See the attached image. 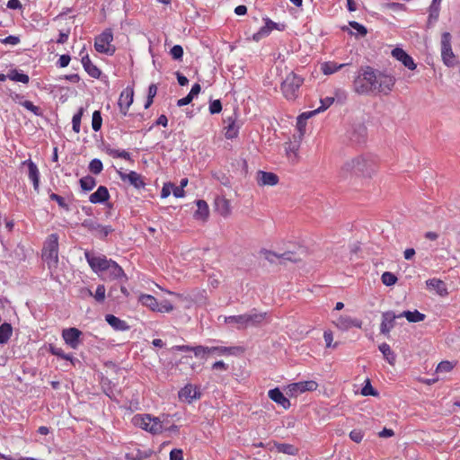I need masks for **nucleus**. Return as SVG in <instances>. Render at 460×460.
<instances>
[{"mask_svg":"<svg viewBox=\"0 0 460 460\" xmlns=\"http://www.w3.org/2000/svg\"><path fill=\"white\" fill-rule=\"evenodd\" d=\"M81 62L84 69L91 77L98 79L101 76V70L93 64L88 53H85L84 56H82Z\"/></svg>","mask_w":460,"mask_h":460,"instance_id":"a878e982","label":"nucleus"},{"mask_svg":"<svg viewBox=\"0 0 460 460\" xmlns=\"http://www.w3.org/2000/svg\"><path fill=\"white\" fill-rule=\"evenodd\" d=\"M102 124V113L100 111H95L92 117V128L93 131L97 132L101 129Z\"/></svg>","mask_w":460,"mask_h":460,"instance_id":"49530a36","label":"nucleus"},{"mask_svg":"<svg viewBox=\"0 0 460 460\" xmlns=\"http://www.w3.org/2000/svg\"><path fill=\"white\" fill-rule=\"evenodd\" d=\"M392 56L402 62L405 67L410 70H414L416 68V64L414 63L412 58L408 55L402 49L395 48L392 50Z\"/></svg>","mask_w":460,"mask_h":460,"instance_id":"6ab92c4d","label":"nucleus"},{"mask_svg":"<svg viewBox=\"0 0 460 460\" xmlns=\"http://www.w3.org/2000/svg\"><path fill=\"white\" fill-rule=\"evenodd\" d=\"M263 21L265 22L264 26L252 35V40L254 41H260L261 39L269 36L273 30H285V24L283 23H277L268 17L263 18Z\"/></svg>","mask_w":460,"mask_h":460,"instance_id":"9b49d317","label":"nucleus"},{"mask_svg":"<svg viewBox=\"0 0 460 460\" xmlns=\"http://www.w3.org/2000/svg\"><path fill=\"white\" fill-rule=\"evenodd\" d=\"M83 297L86 296H93L96 302L102 303L106 297L105 289H95V292L93 293L92 289H85ZM108 297H111V291L107 295Z\"/></svg>","mask_w":460,"mask_h":460,"instance_id":"e433bc0d","label":"nucleus"},{"mask_svg":"<svg viewBox=\"0 0 460 460\" xmlns=\"http://www.w3.org/2000/svg\"><path fill=\"white\" fill-rule=\"evenodd\" d=\"M110 199V193L105 186H99L95 192L89 197V201L93 204H103Z\"/></svg>","mask_w":460,"mask_h":460,"instance_id":"b1692460","label":"nucleus"},{"mask_svg":"<svg viewBox=\"0 0 460 460\" xmlns=\"http://www.w3.org/2000/svg\"><path fill=\"white\" fill-rule=\"evenodd\" d=\"M227 125L225 127V137L227 139H234L238 137L240 126L236 122V119L234 116L227 117L225 119Z\"/></svg>","mask_w":460,"mask_h":460,"instance_id":"4be33fe9","label":"nucleus"},{"mask_svg":"<svg viewBox=\"0 0 460 460\" xmlns=\"http://www.w3.org/2000/svg\"><path fill=\"white\" fill-rule=\"evenodd\" d=\"M248 327L249 326H257L263 323L264 321L269 320V314L267 312L264 313H257L255 310H252L250 314H246Z\"/></svg>","mask_w":460,"mask_h":460,"instance_id":"c756f323","label":"nucleus"},{"mask_svg":"<svg viewBox=\"0 0 460 460\" xmlns=\"http://www.w3.org/2000/svg\"><path fill=\"white\" fill-rule=\"evenodd\" d=\"M170 460H183V451L180 448H173L170 452Z\"/></svg>","mask_w":460,"mask_h":460,"instance_id":"774afa93","label":"nucleus"},{"mask_svg":"<svg viewBox=\"0 0 460 460\" xmlns=\"http://www.w3.org/2000/svg\"><path fill=\"white\" fill-rule=\"evenodd\" d=\"M257 181L260 186H275L279 182V176L274 172L259 171Z\"/></svg>","mask_w":460,"mask_h":460,"instance_id":"412c9836","label":"nucleus"},{"mask_svg":"<svg viewBox=\"0 0 460 460\" xmlns=\"http://www.w3.org/2000/svg\"><path fill=\"white\" fill-rule=\"evenodd\" d=\"M261 253L264 255V259L270 263L279 262L285 265L287 261L296 263L302 261V258L296 252L290 251L279 254L271 251L263 250Z\"/></svg>","mask_w":460,"mask_h":460,"instance_id":"6e6552de","label":"nucleus"},{"mask_svg":"<svg viewBox=\"0 0 460 460\" xmlns=\"http://www.w3.org/2000/svg\"><path fill=\"white\" fill-rule=\"evenodd\" d=\"M395 77L370 66H361L352 83L355 93L360 95H388L394 84Z\"/></svg>","mask_w":460,"mask_h":460,"instance_id":"f257e3e1","label":"nucleus"},{"mask_svg":"<svg viewBox=\"0 0 460 460\" xmlns=\"http://www.w3.org/2000/svg\"><path fill=\"white\" fill-rule=\"evenodd\" d=\"M399 318L398 315H396L392 311H387L383 313L382 314V322L380 324V332L384 335H388L391 332V330L395 325V319Z\"/></svg>","mask_w":460,"mask_h":460,"instance_id":"a211bd4d","label":"nucleus"},{"mask_svg":"<svg viewBox=\"0 0 460 460\" xmlns=\"http://www.w3.org/2000/svg\"><path fill=\"white\" fill-rule=\"evenodd\" d=\"M216 207L221 216L226 217L230 214L231 207L230 202L227 199L224 198L217 199L216 200Z\"/></svg>","mask_w":460,"mask_h":460,"instance_id":"ea45409f","label":"nucleus"},{"mask_svg":"<svg viewBox=\"0 0 460 460\" xmlns=\"http://www.w3.org/2000/svg\"><path fill=\"white\" fill-rule=\"evenodd\" d=\"M379 350L383 354L384 358L390 365H394L395 362V355L394 351L391 349L389 344L384 342L379 345Z\"/></svg>","mask_w":460,"mask_h":460,"instance_id":"4c0bfd02","label":"nucleus"},{"mask_svg":"<svg viewBox=\"0 0 460 460\" xmlns=\"http://www.w3.org/2000/svg\"><path fill=\"white\" fill-rule=\"evenodd\" d=\"M196 205L198 208L194 213V217L196 219L206 220L209 215L208 203L203 199H198L196 200Z\"/></svg>","mask_w":460,"mask_h":460,"instance_id":"2f4dec72","label":"nucleus"},{"mask_svg":"<svg viewBox=\"0 0 460 460\" xmlns=\"http://www.w3.org/2000/svg\"><path fill=\"white\" fill-rule=\"evenodd\" d=\"M179 397L189 402L200 397V393L196 386L189 384L179 391Z\"/></svg>","mask_w":460,"mask_h":460,"instance_id":"cd10ccee","label":"nucleus"},{"mask_svg":"<svg viewBox=\"0 0 460 460\" xmlns=\"http://www.w3.org/2000/svg\"><path fill=\"white\" fill-rule=\"evenodd\" d=\"M452 36L449 32H443L441 35V58L444 64L452 67L456 65V57L451 45Z\"/></svg>","mask_w":460,"mask_h":460,"instance_id":"1a4fd4ad","label":"nucleus"},{"mask_svg":"<svg viewBox=\"0 0 460 460\" xmlns=\"http://www.w3.org/2000/svg\"><path fill=\"white\" fill-rule=\"evenodd\" d=\"M113 40V33L111 29L104 30L95 38L94 49L97 52L112 56L115 51V46L111 45Z\"/></svg>","mask_w":460,"mask_h":460,"instance_id":"0eeeda50","label":"nucleus"},{"mask_svg":"<svg viewBox=\"0 0 460 460\" xmlns=\"http://www.w3.org/2000/svg\"><path fill=\"white\" fill-rule=\"evenodd\" d=\"M300 148V141L293 140L285 143V153L288 159L292 164H296L299 161L298 151Z\"/></svg>","mask_w":460,"mask_h":460,"instance_id":"aec40b11","label":"nucleus"},{"mask_svg":"<svg viewBox=\"0 0 460 460\" xmlns=\"http://www.w3.org/2000/svg\"><path fill=\"white\" fill-rule=\"evenodd\" d=\"M84 257L92 270L104 280H119L123 283L127 279L122 268L111 259L93 251H85Z\"/></svg>","mask_w":460,"mask_h":460,"instance_id":"f03ea898","label":"nucleus"},{"mask_svg":"<svg viewBox=\"0 0 460 460\" xmlns=\"http://www.w3.org/2000/svg\"><path fill=\"white\" fill-rule=\"evenodd\" d=\"M374 171V161L365 156H358L347 161L341 167V172L342 177L349 174L354 175H369Z\"/></svg>","mask_w":460,"mask_h":460,"instance_id":"7ed1b4c3","label":"nucleus"},{"mask_svg":"<svg viewBox=\"0 0 460 460\" xmlns=\"http://www.w3.org/2000/svg\"><path fill=\"white\" fill-rule=\"evenodd\" d=\"M323 339L326 344L327 348H336L338 346V343L332 344L333 341V334L331 331H324L323 332Z\"/></svg>","mask_w":460,"mask_h":460,"instance_id":"4d7b16f0","label":"nucleus"},{"mask_svg":"<svg viewBox=\"0 0 460 460\" xmlns=\"http://www.w3.org/2000/svg\"><path fill=\"white\" fill-rule=\"evenodd\" d=\"M13 328L10 323H4L0 325V344H5L11 338Z\"/></svg>","mask_w":460,"mask_h":460,"instance_id":"a19ab883","label":"nucleus"},{"mask_svg":"<svg viewBox=\"0 0 460 460\" xmlns=\"http://www.w3.org/2000/svg\"><path fill=\"white\" fill-rule=\"evenodd\" d=\"M21 105L24 107L26 110L31 111L36 116H41L42 111L40 107L33 104L31 101H24L21 102Z\"/></svg>","mask_w":460,"mask_h":460,"instance_id":"8fccbe9b","label":"nucleus"},{"mask_svg":"<svg viewBox=\"0 0 460 460\" xmlns=\"http://www.w3.org/2000/svg\"><path fill=\"white\" fill-rule=\"evenodd\" d=\"M105 321L115 330V331H128L129 325L124 320L119 319V317L113 314H106Z\"/></svg>","mask_w":460,"mask_h":460,"instance_id":"c85d7f7f","label":"nucleus"},{"mask_svg":"<svg viewBox=\"0 0 460 460\" xmlns=\"http://www.w3.org/2000/svg\"><path fill=\"white\" fill-rule=\"evenodd\" d=\"M349 25L351 28H353L354 30H356L358 34H359L360 36H365L367 33V28L364 25H362L359 22H358L351 21V22H349Z\"/></svg>","mask_w":460,"mask_h":460,"instance_id":"864d4df0","label":"nucleus"},{"mask_svg":"<svg viewBox=\"0 0 460 460\" xmlns=\"http://www.w3.org/2000/svg\"><path fill=\"white\" fill-rule=\"evenodd\" d=\"M270 400L282 406L284 409L290 407V401L283 394L279 388L276 387L268 392Z\"/></svg>","mask_w":460,"mask_h":460,"instance_id":"393cba45","label":"nucleus"},{"mask_svg":"<svg viewBox=\"0 0 460 460\" xmlns=\"http://www.w3.org/2000/svg\"><path fill=\"white\" fill-rule=\"evenodd\" d=\"M7 76H8V79L14 81V82H19V83H22V84H28L30 82L29 75L16 68L11 69L9 71V73L7 74Z\"/></svg>","mask_w":460,"mask_h":460,"instance_id":"c9c22d12","label":"nucleus"},{"mask_svg":"<svg viewBox=\"0 0 460 460\" xmlns=\"http://www.w3.org/2000/svg\"><path fill=\"white\" fill-rule=\"evenodd\" d=\"M140 302L143 305L150 308L152 311L160 313H169L172 310V305L170 303L159 304L157 300L150 295H143L140 297Z\"/></svg>","mask_w":460,"mask_h":460,"instance_id":"f8f14e48","label":"nucleus"},{"mask_svg":"<svg viewBox=\"0 0 460 460\" xmlns=\"http://www.w3.org/2000/svg\"><path fill=\"white\" fill-rule=\"evenodd\" d=\"M454 365L450 361H442L440 362L436 369L437 373H446L449 372L453 369Z\"/></svg>","mask_w":460,"mask_h":460,"instance_id":"603ef678","label":"nucleus"},{"mask_svg":"<svg viewBox=\"0 0 460 460\" xmlns=\"http://www.w3.org/2000/svg\"><path fill=\"white\" fill-rule=\"evenodd\" d=\"M169 294L172 295V296H175L178 299H179V302L181 303V305L185 307V308H190L192 306V305L194 304H203L204 301H203V297H195V298H192L191 296H183V295H179V294H176L174 292H171V291H168Z\"/></svg>","mask_w":460,"mask_h":460,"instance_id":"7c9ffc66","label":"nucleus"},{"mask_svg":"<svg viewBox=\"0 0 460 460\" xmlns=\"http://www.w3.org/2000/svg\"><path fill=\"white\" fill-rule=\"evenodd\" d=\"M232 349L227 347H209V353H217L219 355H226L231 353Z\"/></svg>","mask_w":460,"mask_h":460,"instance_id":"0e129e2a","label":"nucleus"},{"mask_svg":"<svg viewBox=\"0 0 460 460\" xmlns=\"http://www.w3.org/2000/svg\"><path fill=\"white\" fill-rule=\"evenodd\" d=\"M382 282L384 285L390 287L396 283L397 278L396 276L389 271L384 272L381 277Z\"/></svg>","mask_w":460,"mask_h":460,"instance_id":"de8ad7c7","label":"nucleus"},{"mask_svg":"<svg viewBox=\"0 0 460 460\" xmlns=\"http://www.w3.org/2000/svg\"><path fill=\"white\" fill-rule=\"evenodd\" d=\"M173 183L172 182H166L164 184L162 190H161V198L165 199L170 196L171 191L172 190Z\"/></svg>","mask_w":460,"mask_h":460,"instance_id":"338daca9","label":"nucleus"},{"mask_svg":"<svg viewBox=\"0 0 460 460\" xmlns=\"http://www.w3.org/2000/svg\"><path fill=\"white\" fill-rule=\"evenodd\" d=\"M79 182L84 191H90L96 186V180L90 175L81 178Z\"/></svg>","mask_w":460,"mask_h":460,"instance_id":"79ce46f5","label":"nucleus"},{"mask_svg":"<svg viewBox=\"0 0 460 460\" xmlns=\"http://www.w3.org/2000/svg\"><path fill=\"white\" fill-rule=\"evenodd\" d=\"M347 66V64H337L335 62H325L322 64L321 70L324 75H332L342 67Z\"/></svg>","mask_w":460,"mask_h":460,"instance_id":"58836bf2","label":"nucleus"},{"mask_svg":"<svg viewBox=\"0 0 460 460\" xmlns=\"http://www.w3.org/2000/svg\"><path fill=\"white\" fill-rule=\"evenodd\" d=\"M167 415L162 417H152L150 414H136L132 418V423L153 435L160 434L164 431V424L166 423Z\"/></svg>","mask_w":460,"mask_h":460,"instance_id":"20e7f679","label":"nucleus"},{"mask_svg":"<svg viewBox=\"0 0 460 460\" xmlns=\"http://www.w3.org/2000/svg\"><path fill=\"white\" fill-rule=\"evenodd\" d=\"M134 89L131 86H127L119 94L118 106L119 111L123 116L128 115V109L133 103Z\"/></svg>","mask_w":460,"mask_h":460,"instance_id":"ddd939ff","label":"nucleus"},{"mask_svg":"<svg viewBox=\"0 0 460 460\" xmlns=\"http://www.w3.org/2000/svg\"><path fill=\"white\" fill-rule=\"evenodd\" d=\"M361 394L364 395V396H367V395L376 396V395H377V392L373 388V386L371 385L369 380L367 381V385L362 388Z\"/></svg>","mask_w":460,"mask_h":460,"instance_id":"680f3d73","label":"nucleus"},{"mask_svg":"<svg viewBox=\"0 0 460 460\" xmlns=\"http://www.w3.org/2000/svg\"><path fill=\"white\" fill-rule=\"evenodd\" d=\"M50 352L53 355H56V356L59 357V358H61L63 359H66V360H71L72 359V356L69 355V354H66L61 348L51 347L50 348Z\"/></svg>","mask_w":460,"mask_h":460,"instance_id":"5fc2aeb1","label":"nucleus"},{"mask_svg":"<svg viewBox=\"0 0 460 460\" xmlns=\"http://www.w3.org/2000/svg\"><path fill=\"white\" fill-rule=\"evenodd\" d=\"M82 332L77 328L71 327L64 329L62 332V338L65 342L72 349H77L80 344V336Z\"/></svg>","mask_w":460,"mask_h":460,"instance_id":"dca6fc26","label":"nucleus"},{"mask_svg":"<svg viewBox=\"0 0 460 460\" xmlns=\"http://www.w3.org/2000/svg\"><path fill=\"white\" fill-rule=\"evenodd\" d=\"M398 317H405L406 320L410 323H419L425 320L426 315L418 310L414 311H403L400 314H398Z\"/></svg>","mask_w":460,"mask_h":460,"instance_id":"72a5a7b5","label":"nucleus"},{"mask_svg":"<svg viewBox=\"0 0 460 460\" xmlns=\"http://www.w3.org/2000/svg\"><path fill=\"white\" fill-rule=\"evenodd\" d=\"M107 154L113 158H122L128 161L131 160L130 154L126 150L108 148Z\"/></svg>","mask_w":460,"mask_h":460,"instance_id":"37998d69","label":"nucleus"},{"mask_svg":"<svg viewBox=\"0 0 460 460\" xmlns=\"http://www.w3.org/2000/svg\"><path fill=\"white\" fill-rule=\"evenodd\" d=\"M201 87L199 84L196 83L192 85L190 92L183 98L177 101V106L182 107L188 105L192 102L195 96L200 93Z\"/></svg>","mask_w":460,"mask_h":460,"instance_id":"473e14b6","label":"nucleus"},{"mask_svg":"<svg viewBox=\"0 0 460 460\" xmlns=\"http://www.w3.org/2000/svg\"><path fill=\"white\" fill-rule=\"evenodd\" d=\"M349 138L352 142L361 144L366 141L367 138V128L363 124H358L353 127L349 133Z\"/></svg>","mask_w":460,"mask_h":460,"instance_id":"bb28decb","label":"nucleus"},{"mask_svg":"<svg viewBox=\"0 0 460 460\" xmlns=\"http://www.w3.org/2000/svg\"><path fill=\"white\" fill-rule=\"evenodd\" d=\"M119 175L122 181L128 180L137 189L144 188L146 185L141 175L134 171H130L128 173L119 172Z\"/></svg>","mask_w":460,"mask_h":460,"instance_id":"5701e85b","label":"nucleus"},{"mask_svg":"<svg viewBox=\"0 0 460 460\" xmlns=\"http://www.w3.org/2000/svg\"><path fill=\"white\" fill-rule=\"evenodd\" d=\"M88 168L92 173L98 175L102 172L103 164L100 159L94 158L89 163Z\"/></svg>","mask_w":460,"mask_h":460,"instance_id":"a18cd8bd","label":"nucleus"},{"mask_svg":"<svg viewBox=\"0 0 460 460\" xmlns=\"http://www.w3.org/2000/svg\"><path fill=\"white\" fill-rule=\"evenodd\" d=\"M49 199L53 201H56L58 205L66 211L70 210L69 205L66 202L63 197L52 192L49 194Z\"/></svg>","mask_w":460,"mask_h":460,"instance_id":"09e8293b","label":"nucleus"},{"mask_svg":"<svg viewBox=\"0 0 460 460\" xmlns=\"http://www.w3.org/2000/svg\"><path fill=\"white\" fill-rule=\"evenodd\" d=\"M317 113H319V110H316V109L314 111H311L303 112L297 118V124H299V125L302 124L303 120H306Z\"/></svg>","mask_w":460,"mask_h":460,"instance_id":"69168bd1","label":"nucleus"},{"mask_svg":"<svg viewBox=\"0 0 460 460\" xmlns=\"http://www.w3.org/2000/svg\"><path fill=\"white\" fill-rule=\"evenodd\" d=\"M42 260L49 269L57 268L58 263V234H50L43 243Z\"/></svg>","mask_w":460,"mask_h":460,"instance_id":"39448f33","label":"nucleus"},{"mask_svg":"<svg viewBox=\"0 0 460 460\" xmlns=\"http://www.w3.org/2000/svg\"><path fill=\"white\" fill-rule=\"evenodd\" d=\"M246 314L240 315H231L226 317L225 322L227 323H234L238 329H245L248 327Z\"/></svg>","mask_w":460,"mask_h":460,"instance_id":"f704fd0d","label":"nucleus"},{"mask_svg":"<svg viewBox=\"0 0 460 460\" xmlns=\"http://www.w3.org/2000/svg\"><path fill=\"white\" fill-rule=\"evenodd\" d=\"M304 83V78L295 74L289 73L281 84V91L287 100L293 101L298 96V91Z\"/></svg>","mask_w":460,"mask_h":460,"instance_id":"423d86ee","label":"nucleus"},{"mask_svg":"<svg viewBox=\"0 0 460 460\" xmlns=\"http://www.w3.org/2000/svg\"><path fill=\"white\" fill-rule=\"evenodd\" d=\"M191 351L194 352L196 357L203 358L205 355L209 353V347L195 346L191 349Z\"/></svg>","mask_w":460,"mask_h":460,"instance_id":"052dcab7","label":"nucleus"},{"mask_svg":"<svg viewBox=\"0 0 460 460\" xmlns=\"http://www.w3.org/2000/svg\"><path fill=\"white\" fill-rule=\"evenodd\" d=\"M349 438L356 443H360L364 438V432L360 429H353L349 432Z\"/></svg>","mask_w":460,"mask_h":460,"instance_id":"13d9d810","label":"nucleus"},{"mask_svg":"<svg viewBox=\"0 0 460 460\" xmlns=\"http://www.w3.org/2000/svg\"><path fill=\"white\" fill-rule=\"evenodd\" d=\"M438 16H439V8H437L435 6H429L427 27L428 28L432 27L437 22Z\"/></svg>","mask_w":460,"mask_h":460,"instance_id":"c03bdc74","label":"nucleus"},{"mask_svg":"<svg viewBox=\"0 0 460 460\" xmlns=\"http://www.w3.org/2000/svg\"><path fill=\"white\" fill-rule=\"evenodd\" d=\"M28 167V177L31 181L36 192L40 191V171L37 164L31 159L22 162Z\"/></svg>","mask_w":460,"mask_h":460,"instance_id":"f3484780","label":"nucleus"},{"mask_svg":"<svg viewBox=\"0 0 460 460\" xmlns=\"http://www.w3.org/2000/svg\"><path fill=\"white\" fill-rule=\"evenodd\" d=\"M170 55L175 60L181 59V58L183 56L182 47L181 45H174L170 50Z\"/></svg>","mask_w":460,"mask_h":460,"instance_id":"3c124183","label":"nucleus"},{"mask_svg":"<svg viewBox=\"0 0 460 460\" xmlns=\"http://www.w3.org/2000/svg\"><path fill=\"white\" fill-rule=\"evenodd\" d=\"M82 226L91 232L95 237L102 240H104L111 233L113 232L111 226H102L93 219L84 220Z\"/></svg>","mask_w":460,"mask_h":460,"instance_id":"9d476101","label":"nucleus"},{"mask_svg":"<svg viewBox=\"0 0 460 460\" xmlns=\"http://www.w3.org/2000/svg\"><path fill=\"white\" fill-rule=\"evenodd\" d=\"M222 111V103L219 100H214L209 103V112L211 114H217Z\"/></svg>","mask_w":460,"mask_h":460,"instance_id":"bf43d9fd","label":"nucleus"},{"mask_svg":"<svg viewBox=\"0 0 460 460\" xmlns=\"http://www.w3.org/2000/svg\"><path fill=\"white\" fill-rule=\"evenodd\" d=\"M0 41L5 45L9 44V45L15 46L20 43V38L18 36H14V35H9L4 39L0 40Z\"/></svg>","mask_w":460,"mask_h":460,"instance_id":"e2e57ef3","label":"nucleus"},{"mask_svg":"<svg viewBox=\"0 0 460 460\" xmlns=\"http://www.w3.org/2000/svg\"><path fill=\"white\" fill-rule=\"evenodd\" d=\"M334 102L333 97H325L320 100L321 106L316 110H319V113L327 110Z\"/></svg>","mask_w":460,"mask_h":460,"instance_id":"6e6d98bb","label":"nucleus"},{"mask_svg":"<svg viewBox=\"0 0 460 460\" xmlns=\"http://www.w3.org/2000/svg\"><path fill=\"white\" fill-rule=\"evenodd\" d=\"M288 387L291 395H297L305 392H313L317 390L318 384L314 380L300 381L290 384Z\"/></svg>","mask_w":460,"mask_h":460,"instance_id":"2eb2a0df","label":"nucleus"},{"mask_svg":"<svg viewBox=\"0 0 460 460\" xmlns=\"http://www.w3.org/2000/svg\"><path fill=\"white\" fill-rule=\"evenodd\" d=\"M333 324L341 331H348L351 328L361 329L363 323L360 319L349 315H340L333 321Z\"/></svg>","mask_w":460,"mask_h":460,"instance_id":"4468645a","label":"nucleus"}]
</instances>
